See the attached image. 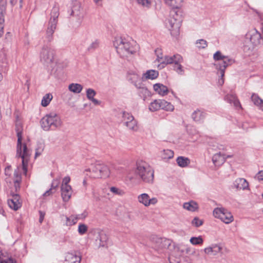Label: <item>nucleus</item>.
<instances>
[{"label": "nucleus", "mask_w": 263, "mask_h": 263, "mask_svg": "<svg viewBox=\"0 0 263 263\" xmlns=\"http://www.w3.org/2000/svg\"><path fill=\"white\" fill-rule=\"evenodd\" d=\"M113 46L119 57L127 61L132 60L140 49L137 42L128 36L115 37Z\"/></svg>", "instance_id": "1"}, {"label": "nucleus", "mask_w": 263, "mask_h": 263, "mask_svg": "<svg viewBox=\"0 0 263 263\" xmlns=\"http://www.w3.org/2000/svg\"><path fill=\"white\" fill-rule=\"evenodd\" d=\"M15 129L17 137L16 157L22 159L23 170L24 173L26 175L28 163L31 155V151L27 147L26 144L25 143H23L22 141L23 127L20 122L16 123Z\"/></svg>", "instance_id": "2"}, {"label": "nucleus", "mask_w": 263, "mask_h": 263, "mask_svg": "<svg viewBox=\"0 0 263 263\" xmlns=\"http://www.w3.org/2000/svg\"><path fill=\"white\" fill-rule=\"evenodd\" d=\"M182 18L179 12H173L164 22L165 27L169 30L171 36L178 39L180 36V29Z\"/></svg>", "instance_id": "3"}, {"label": "nucleus", "mask_w": 263, "mask_h": 263, "mask_svg": "<svg viewBox=\"0 0 263 263\" xmlns=\"http://www.w3.org/2000/svg\"><path fill=\"white\" fill-rule=\"evenodd\" d=\"M136 174L141 180L148 184H152L154 179V171L145 162L137 164Z\"/></svg>", "instance_id": "4"}, {"label": "nucleus", "mask_w": 263, "mask_h": 263, "mask_svg": "<svg viewBox=\"0 0 263 263\" xmlns=\"http://www.w3.org/2000/svg\"><path fill=\"white\" fill-rule=\"evenodd\" d=\"M155 52L157 57L156 60L159 64L181 66L183 63V58L180 54L163 56L162 49L159 48L156 49Z\"/></svg>", "instance_id": "5"}, {"label": "nucleus", "mask_w": 263, "mask_h": 263, "mask_svg": "<svg viewBox=\"0 0 263 263\" xmlns=\"http://www.w3.org/2000/svg\"><path fill=\"white\" fill-rule=\"evenodd\" d=\"M41 126L45 131H48L53 126L57 128L62 125V122L60 117L54 112L47 114L41 120Z\"/></svg>", "instance_id": "6"}, {"label": "nucleus", "mask_w": 263, "mask_h": 263, "mask_svg": "<svg viewBox=\"0 0 263 263\" xmlns=\"http://www.w3.org/2000/svg\"><path fill=\"white\" fill-rule=\"evenodd\" d=\"M86 171L89 172V176L93 178H106L109 177L110 174L108 166L104 163L91 164Z\"/></svg>", "instance_id": "7"}, {"label": "nucleus", "mask_w": 263, "mask_h": 263, "mask_svg": "<svg viewBox=\"0 0 263 263\" xmlns=\"http://www.w3.org/2000/svg\"><path fill=\"white\" fill-rule=\"evenodd\" d=\"M55 50L50 46H44L40 52V60L46 64H52L55 60Z\"/></svg>", "instance_id": "8"}, {"label": "nucleus", "mask_w": 263, "mask_h": 263, "mask_svg": "<svg viewBox=\"0 0 263 263\" xmlns=\"http://www.w3.org/2000/svg\"><path fill=\"white\" fill-rule=\"evenodd\" d=\"M261 41V34L255 29L250 30L246 34L245 42L246 43H250L252 48L260 45Z\"/></svg>", "instance_id": "9"}, {"label": "nucleus", "mask_w": 263, "mask_h": 263, "mask_svg": "<svg viewBox=\"0 0 263 263\" xmlns=\"http://www.w3.org/2000/svg\"><path fill=\"white\" fill-rule=\"evenodd\" d=\"M213 213L215 218L220 219L226 224L231 223L234 220L232 214L222 207L215 208Z\"/></svg>", "instance_id": "10"}, {"label": "nucleus", "mask_w": 263, "mask_h": 263, "mask_svg": "<svg viewBox=\"0 0 263 263\" xmlns=\"http://www.w3.org/2000/svg\"><path fill=\"white\" fill-rule=\"evenodd\" d=\"M59 14L58 8L57 7L53 8L46 30V35L49 40H50L51 38L52 35L56 28Z\"/></svg>", "instance_id": "11"}, {"label": "nucleus", "mask_w": 263, "mask_h": 263, "mask_svg": "<svg viewBox=\"0 0 263 263\" xmlns=\"http://www.w3.org/2000/svg\"><path fill=\"white\" fill-rule=\"evenodd\" d=\"M123 120L126 126L130 130L137 132L139 127L137 121L129 113L124 112L123 113Z\"/></svg>", "instance_id": "12"}, {"label": "nucleus", "mask_w": 263, "mask_h": 263, "mask_svg": "<svg viewBox=\"0 0 263 263\" xmlns=\"http://www.w3.org/2000/svg\"><path fill=\"white\" fill-rule=\"evenodd\" d=\"M223 247L221 243H213L205 247L203 251L204 254L208 256H215L222 253Z\"/></svg>", "instance_id": "13"}, {"label": "nucleus", "mask_w": 263, "mask_h": 263, "mask_svg": "<svg viewBox=\"0 0 263 263\" xmlns=\"http://www.w3.org/2000/svg\"><path fill=\"white\" fill-rule=\"evenodd\" d=\"M137 200L139 203L143 205L145 207H148L150 205H155L158 202L157 198L153 197L150 198L149 195L147 193H142L137 197Z\"/></svg>", "instance_id": "14"}, {"label": "nucleus", "mask_w": 263, "mask_h": 263, "mask_svg": "<svg viewBox=\"0 0 263 263\" xmlns=\"http://www.w3.org/2000/svg\"><path fill=\"white\" fill-rule=\"evenodd\" d=\"M6 0H0V37L4 34V15L6 12Z\"/></svg>", "instance_id": "15"}, {"label": "nucleus", "mask_w": 263, "mask_h": 263, "mask_svg": "<svg viewBox=\"0 0 263 263\" xmlns=\"http://www.w3.org/2000/svg\"><path fill=\"white\" fill-rule=\"evenodd\" d=\"M8 204L11 209L15 211L17 210L22 206V202L20 201V197L17 194L13 195L11 199L8 200Z\"/></svg>", "instance_id": "16"}, {"label": "nucleus", "mask_w": 263, "mask_h": 263, "mask_svg": "<svg viewBox=\"0 0 263 263\" xmlns=\"http://www.w3.org/2000/svg\"><path fill=\"white\" fill-rule=\"evenodd\" d=\"M81 257L75 253H67L65 256L64 263H80Z\"/></svg>", "instance_id": "17"}, {"label": "nucleus", "mask_w": 263, "mask_h": 263, "mask_svg": "<svg viewBox=\"0 0 263 263\" xmlns=\"http://www.w3.org/2000/svg\"><path fill=\"white\" fill-rule=\"evenodd\" d=\"M72 194L71 186H61V196L64 201L67 202L70 199Z\"/></svg>", "instance_id": "18"}, {"label": "nucleus", "mask_w": 263, "mask_h": 263, "mask_svg": "<svg viewBox=\"0 0 263 263\" xmlns=\"http://www.w3.org/2000/svg\"><path fill=\"white\" fill-rule=\"evenodd\" d=\"M205 113L201 109H196L191 115L192 119L196 122H201L205 118Z\"/></svg>", "instance_id": "19"}, {"label": "nucleus", "mask_w": 263, "mask_h": 263, "mask_svg": "<svg viewBox=\"0 0 263 263\" xmlns=\"http://www.w3.org/2000/svg\"><path fill=\"white\" fill-rule=\"evenodd\" d=\"M234 185L236 189L239 190L249 189V183L243 178L237 179L234 183Z\"/></svg>", "instance_id": "20"}, {"label": "nucleus", "mask_w": 263, "mask_h": 263, "mask_svg": "<svg viewBox=\"0 0 263 263\" xmlns=\"http://www.w3.org/2000/svg\"><path fill=\"white\" fill-rule=\"evenodd\" d=\"M167 243L168 241L167 240L158 238L156 240L154 247L158 251L161 252L163 249L166 248L167 246Z\"/></svg>", "instance_id": "21"}, {"label": "nucleus", "mask_w": 263, "mask_h": 263, "mask_svg": "<svg viewBox=\"0 0 263 263\" xmlns=\"http://www.w3.org/2000/svg\"><path fill=\"white\" fill-rule=\"evenodd\" d=\"M96 95V92L95 90L91 88H88L86 90V96L88 100H90L95 105H99L101 104V101L95 99V96Z\"/></svg>", "instance_id": "22"}, {"label": "nucleus", "mask_w": 263, "mask_h": 263, "mask_svg": "<svg viewBox=\"0 0 263 263\" xmlns=\"http://www.w3.org/2000/svg\"><path fill=\"white\" fill-rule=\"evenodd\" d=\"M153 88L154 90L159 95L165 96L168 93V89L167 87L160 83H157L154 85Z\"/></svg>", "instance_id": "23"}, {"label": "nucleus", "mask_w": 263, "mask_h": 263, "mask_svg": "<svg viewBox=\"0 0 263 263\" xmlns=\"http://www.w3.org/2000/svg\"><path fill=\"white\" fill-rule=\"evenodd\" d=\"M225 99L230 103H233L237 109H241L240 103L235 95H228L226 96Z\"/></svg>", "instance_id": "24"}, {"label": "nucleus", "mask_w": 263, "mask_h": 263, "mask_svg": "<svg viewBox=\"0 0 263 263\" xmlns=\"http://www.w3.org/2000/svg\"><path fill=\"white\" fill-rule=\"evenodd\" d=\"M164 1L166 5L173 9H179L183 4V0H164Z\"/></svg>", "instance_id": "25"}, {"label": "nucleus", "mask_w": 263, "mask_h": 263, "mask_svg": "<svg viewBox=\"0 0 263 263\" xmlns=\"http://www.w3.org/2000/svg\"><path fill=\"white\" fill-rule=\"evenodd\" d=\"M212 161L215 165H220L225 162L226 157L220 153H217L213 156Z\"/></svg>", "instance_id": "26"}, {"label": "nucleus", "mask_w": 263, "mask_h": 263, "mask_svg": "<svg viewBox=\"0 0 263 263\" xmlns=\"http://www.w3.org/2000/svg\"><path fill=\"white\" fill-rule=\"evenodd\" d=\"M251 100L255 106L263 111V100L258 95L253 93L251 96Z\"/></svg>", "instance_id": "27"}, {"label": "nucleus", "mask_w": 263, "mask_h": 263, "mask_svg": "<svg viewBox=\"0 0 263 263\" xmlns=\"http://www.w3.org/2000/svg\"><path fill=\"white\" fill-rule=\"evenodd\" d=\"M158 76V72L154 70H147L143 74L142 79L144 80L151 79L153 80L157 78Z\"/></svg>", "instance_id": "28"}, {"label": "nucleus", "mask_w": 263, "mask_h": 263, "mask_svg": "<svg viewBox=\"0 0 263 263\" xmlns=\"http://www.w3.org/2000/svg\"><path fill=\"white\" fill-rule=\"evenodd\" d=\"M68 89L71 92L75 93H79L82 90L83 86L80 84L71 83L69 85Z\"/></svg>", "instance_id": "29"}, {"label": "nucleus", "mask_w": 263, "mask_h": 263, "mask_svg": "<svg viewBox=\"0 0 263 263\" xmlns=\"http://www.w3.org/2000/svg\"><path fill=\"white\" fill-rule=\"evenodd\" d=\"M183 208L190 211L194 212L196 211L198 208V204L194 201H190L185 202L183 204Z\"/></svg>", "instance_id": "30"}, {"label": "nucleus", "mask_w": 263, "mask_h": 263, "mask_svg": "<svg viewBox=\"0 0 263 263\" xmlns=\"http://www.w3.org/2000/svg\"><path fill=\"white\" fill-rule=\"evenodd\" d=\"M53 99L52 95L50 93L44 95L41 101V105L43 107L47 106Z\"/></svg>", "instance_id": "31"}, {"label": "nucleus", "mask_w": 263, "mask_h": 263, "mask_svg": "<svg viewBox=\"0 0 263 263\" xmlns=\"http://www.w3.org/2000/svg\"><path fill=\"white\" fill-rule=\"evenodd\" d=\"M161 109L166 111H173L174 109V106L170 102L164 100H161Z\"/></svg>", "instance_id": "32"}, {"label": "nucleus", "mask_w": 263, "mask_h": 263, "mask_svg": "<svg viewBox=\"0 0 263 263\" xmlns=\"http://www.w3.org/2000/svg\"><path fill=\"white\" fill-rule=\"evenodd\" d=\"M160 101L161 100H156L152 102L149 106V109L151 111H156L161 109Z\"/></svg>", "instance_id": "33"}, {"label": "nucleus", "mask_w": 263, "mask_h": 263, "mask_svg": "<svg viewBox=\"0 0 263 263\" xmlns=\"http://www.w3.org/2000/svg\"><path fill=\"white\" fill-rule=\"evenodd\" d=\"M177 162L179 166L184 167L187 166L190 163L189 159L184 157H179L177 159Z\"/></svg>", "instance_id": "34"}, {"label": "nucleus", "mask_w": 263, "mask_h": 263, "mask_svg": "<svg viewBox=\"0 0 263 263\" xmlns=\"http://www.w3.org/2000/svg\"><path fill=\"white\" fill-rule=\"evenodd\" d=\"M190 242L193 245H201L203 243V239L201 236L192 237L190 239Z\"/></svg>", "instance_id": "35"}, {"label": "nucleus", "mask_w": 263, "mask_h": 263, "mask_svg": "<svg viewBox=\"0 0 263 263\" xmlns=\"http://www.w3.org/2000/svg\"><path fill=\"white\" fill-rule=\"evenodd\" d=\"M136 2L140 6L147 9L149 8L153 3V0H136Z\"/></svg>", "instance_id": "36"}, {"label": "nucleus", "mask_w": 263, "mask_h": 263, "mask_svg": "<svg viewBox=\"0 0 263 263\" xmlns=\"http://www.w3.org/2000/svg\"><path fill=\"white\" fill-rule=\"evenodd\" d=\"M196 46L198 49H205L208 46V42L203 39L197 40L195 43Z\"/></svg>", "instance_id": "37"}, {"label": "nucleus", "mask_w": 263, "mask_h": 263, "mask_svg": "<svg viewBox=\"0 0 263 263\" xmlns=\"http://www.w3.org/2000/svg\"><path fill=\"white\" fill-rule=\"evenodd\" d=\"M66 225L67 226H71L75 224L77 222V218L76 215H71L66 218Z\"/></svg>", "instance_id": "38"}, {"label": "nucleus", "mask_w": 263, "mask_h": 263, "mask_svg": "<svg viewBox=\"0 0 263 263\" xmlns=\"http://www.w3.org/2000/svg\"><path fill=\"white\" fill-rule=\"evenodd\" d=\"M222 63L223 64V66H230L234 64H236L235 60L229 56L225 55L223 61Z\"/></svg>", "instance_id": "39"}, {"label": "nucleus", "mask_w": 263, "mask_h": 263, "mask_svg": "<svg viewBox=\"0 0 263 263\" xmlns=\"http://www.w3.org/2000/svg\"><path fill=\"white\" fill-rule=\"evenodd\" d=\"M88 230V226L83 223H81L78 226V231L80 235H83L87 233Z\"/></svg>", "instance_id": "40"}, {"label": "nucleus", "mask_w": 263, "mask_h": 263, "mask_svg": "<svg viewBox=\"0 0 263 263\" xmlns=\"http://www.w3.org/2000/svg\"><path fill=\"white\" fill-rule=\"evenodd\" d=\"M225 55L220 51L218 50L213 54V58L215 61H222Z\"/></svg>", "instance_id": "41"}, {"label": "nucleus", "mask_w": 263, "mask_h": 263, "mask_svg": "<svg viewBox=\"0 0 263 263\" xmlns=\"http://www.w3.org/2000/svg\"><path fill=\"white\" fill-rule=\"evenodd\" d=\"M110 191L111 192H112L114 194L117 195L122 196L125 194V192H124V191H123L120 189H118L117 187H114V186L111 187L110 188Z\"/></svg>", "instance_id": "42"}, {"label": "nucleus", "mask_w": 263, "mask_h": 263, "mask_svg": "<svg viewBox=\"0 0 263 263\" xmlns=\"http://www.w3.org/2000/svg\"><path fill=\"white\" fill-rule=\"evenodd\" d=\"M192 224L193 226L196 227H199L202 225L203 221L202 219H199L197 217H195L192 221Z\"/></svg>", "instance_id": "43"}, {"label": "nucleus", "mask_w": 263, "mask_h": 263, "mask_svg": "<svg viewBox=\"0 0 263 263\" xmlns=\"http://www.w3.org/2000/svg\"><path fill=\"white\" fill-rule=\"evenodd\" d=\"M163 157L164 159H171L174 157V152L170 149L164 150Z\"/></svg>", "instance_id": "44"}, {"label": "nucleus", "mask_w": 263, "mask_h": 263, "mask_svg": "<svg viewBox=\"0 0 263 263\" xmlns=\"http://www.w3.org/2000/svg\"><path fill=\"white\" fill-rule=\"evenodd\" d=\"M99 44H100L99 41L98 40H96L95 41L92 42L90 44V45L88 47V50L89 51L93 50L99 47Z\"/></svg>", "instance_id": "45"}, {"label": "nucleus", "mask_w": 263, "mask_h": 263, "mask_svg": "<svg viewBox=\"0 0 263 263\" xmlns=\"http://www.w3.org/2000/svg\"><path fill=\"white\" fill-rule=\"evenodd\" d=\"M226 67H220L219 68V70L218 71V73L220 75L221 79L219 80V83L220 85L223 84L224 81L222 79L223 77L224 76V71L226 69Z\"/></svg>", "instance_id": "46"}, {"label": "nucleus", "mask_w": 263, "mask_h": 263, "mask_svg": "<svg viewBox=\"0 0 263 263\" xmlns=\"http://www.w3.org/2000/svg\"><path fill=\"white\" fill-rule=\"evenodd\" d=\"M2 253H0V263H16L13 261V259L7 258L3 255H2Z\"/></svg>", "instance_id": "47"}, {"label": "nucleus", "mask_w": 263, "mask_h": 263, "mask_svg": "<svg viewBox=\"0 0 263 263\" xmlns=\"http://www.w3.org/2000/svg\"><path fill=\"white\" fill-rule=\"evenodd\" d=\"M13 181L15 186V187H17V186L18 185V180L20 178V177L17 173H13Z\"/></svg>", "instance_id": "48"}, {"label": "nucleus", "mask_w": 263, "mask_h": 263, "mask_svg": "<svg viewBox=\"0 0 263 263\" xmlns=\"http://www.w3.org/2000/svg\"><path fill=\"white\" fill-rule=\"evenodd\" d=\"M43 149V146L41 145L36 148L35 158H36L37 156H40L42 153Z\"/></svg>", "instance_id": "49"}, {"label": "nucleus", "mask_w": 263, "mask_h": 263, "mask_svg": "<svg viewBox=\"0 0 263 263\" xmlns=\"http://www.w3.org/2000/svg\"><path fill=\"white\" fill-rule=\"evenodd\" d=\"M70 180V178L69 177H64L63 179L62 184L61 186H64L65 185V186H70L69 184Z\"/></svg>", "instance_id": "50"}, {"label": "nucleus", "mask_w": 263, "mask_h": 263, "mask_svg": "<svg viewBox=\"0 0 263 263\" xmlns=\"http://www.w3.org/2000/svg\"><path fill=\"white\" fill-rule=\"evenodd\" d=\"M88 215V213L86 211L83 212L82 213L76 215L77 218V220L78 219H84Z\"/></svg>", "instance_id": "51"}, {"label": "nucleus", "mask_w": 263, "mask_h": 263, "mask_svg": "<svg viewBox=\"0 0 263 263\" xmlns=\"http://www.w3.org/2000/svg\"><path fill=\"white\" fill-rule=\"evenodd\" d=\"M255 178L258 181H263V171L258 172Z\"/></svg>", "instance_id": "52"}, {"label": "nucleus", "mask_w": 263, "mask_h": 263, "mask_svg": "<svg viewBox=\"0 0 263 263\" xmlns=\"http://www.w3.org/2000/svg\"><path fill=\"white\" fill-rule=\"evenodd\" d=\"M12 173V168L11 166H7L5 170V173L6 176L11 177Z\"/></svg>", "instance_id": "53"}, {"label": "nucleus", "mask_w": 263, "mask_h": 263, "mask_svg": "<svg viewBox=\"0 0 263 263\" xmlns=\"http://www.w3.org/2000/svg\"><path fill=\"white\" fill-rule=\"evenodd\" d=\"M140 92L142 94L144 95L145 97L146 96H149L150 93L149 91L145 87L142 88L140 90Z\"/></svg>", "instance_id": "54"}, {"label": "nucleus", "mask_w": 263, "mask_h": 263, "mask_svg": "<svg viewBox=\"0 0 263 263\" xmlns=\"http://www.w3.org/2000/svg\"><path fill=\"white\" fill-rule=\"evenodd\" d=\"M59 185V181H53V182L52 183L50 189H52V191L53 190H56L58 186Z\"/></svg>", "instance_id": "55"}, {"label": "nucleus", "mask_w": 263, "mask_h": 263, "mask_svg": "<svg viewBox=\"0 0 263 263\" xmlns=\"http://www.w3.org/2000/svg\"><path fill=\"white\" fill-rule=\"evenodd\" d=\"M40 219H39V222L40 223H42V221L44 220V216H45V213L42 212H40Z\"/></svg>", "instance_id": "56"}, {"label": "nucleus", "mask_w": 263, "mask_h": 263, "mask_svg": "<svg viewBox=\"0 0 263 263\" xmlns=\"http://www.w3.org/2000/svg\"><path fill=\"white\" fill-rule=\"evenodd\" d=\"M127 178L130 180V181L131 182H135V181L136 180L135 177H134V175H132V174H129L127 176Z\"/></svg>", "instance_id": "57"}, {"label": "nucleus", "mask_w": 263, "mask_h": 263, "mask_svg": "<svg viewBox=\"0 0 263 263\" xmlns=\"http://www.w3.org/2000/svg\"><path fill=\"white\" fill-rule=\"evenodd\" d=\"M53 192L52 191V189H50L49 190L47 191L44 194V196H48L51 194H52Z\"/></svg>", "instance_id": "58"}, {"label": "nucleus", "mask_w": 263, "mask_h": 263, "mask_svg": "<svg viewBox=\"0 0 263 263\" xmlns=\"http://www.w3.org/2000/svg\"><path fill=\"white\" fill-rule=\"evenodd\" d=\"M175 70L179 74H181V72L183 71L182 67H177Z\"/></svg>", "instance_id": "59"}, {"label": "nucleus", "mask_w": 263, "mask_h": 263, "mask_svg": "<svg viewBox=\"0 0 263 263\" xmlns=\"http://www.w3.org/2000/svg\"><path fill=\"white\" fill-rule=\"evenodd\" d=\"M169 260L170 263H180L179 261H176L171 257H170Z\"/></svg>", "instance_id": "60"}, {"label": "nucleus", "mask_w": 263, "mask_h": 263, "mask_svg": "<svg viewBox=\"0 0 263 263\" xmlns=\"http://www.w3.org/2000/svg\"><path fill=\"white\" fill-rule=\"evenodd\" d=\"M17 2V0H10V3L12 5H14Z\"/></svg>", "instance_id": "61"}, {"label": "nucleus", "mask_w": 263, "mask_h": 263, "mask_svg": "<svg viewBox=\"0 0 263 263\" xmlns=\"http://www.w3.org/2000/svg\"><path fill=\"white\" fill-rule=\"evenodd\" d=\"M11 33L10 32H7L6 34V38L7 39L9 37L11 36Z\"/></svg>", "instance_id": "62"}, {"label": "nucleus", "mask_w": 263, "mask_h": 263, "mask_svg": "<svg viewBox=\"0 0 263 263\" xmlns=\"http://www.w3.org/2000/svg\"><path fill=\"white\" fill-rule=\"evenodd\" d=\"M95 3L96 4H99L100 2H101L102 0H93Z\"/></svg>", "instance_id": "63"}, {"label": "nucleus", "mask_w": 263, "mask_h": 263, "mask_svg": "<svg viewBox=\"0 0 263 263\" xmlns=\"http://www.w3.org/2000/svg\"><path fill=\"white\" fill-rule=\"evenodd\" d=\"M190 251V248H187L186 249V252L187 253H188Z\"/></svg>", "instance_id": "64"}]
</instances>
